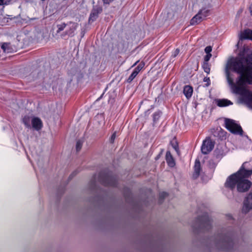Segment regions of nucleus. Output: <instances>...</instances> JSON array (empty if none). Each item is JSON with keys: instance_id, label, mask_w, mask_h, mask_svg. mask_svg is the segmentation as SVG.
<instances>
[{"instance_id": "1", "label": "nucleus", "mask_w": 252, "mask_h": 252, "mask_svg": "<svg viewBox=\"0 0 252 252\" xmlns=\"http://www.w3.org/2000/svg\"><path fill=\"white\" fill-rule=\"evenodd\" d=\"M225 74L233 93L240 95V102L252 109V92L246 88L252 85V51L229 59Z\"/></svg>"}, {"instance_id": "2", "label": "nucleus", "mask_w": 252, "mask_h": 252, "mask_svg": "<svg viewBox=\"0 0 252 252\" xmlns=\"http://www.w3.org/2000/svg\"><path fill=\"white\" fill-rule=\"evenodd\" d=\"M244 162L240 169L235 173L229 176L225 183V187L233 190L237 187L239 192L247 191L250 188L252 183L248 178L252 174V170H247L245 167Z\"/></svg>"}, {"instance_id": "3", "label": "nucleus", "mask_w": 252, "mask_h": 252, "mask_svg": "<svg viewBox=\"0 0 252 252\" xmlns=\"http://www.w3.org/2000/svg\"><path fill=\"white\" fill-rule=\"evenodd\" d=\"M238 243L236 233L232 228H229L217 236L216 245L219 249L230 252L238 248Z\"/></svg>"}, {"instance_id": "4", "label": "nucleus", "mask_w": 252, "mask_h": 252, "mask_svg": "<svg viewBox=\"0 0 252 252\" xmlns=\"http://www.w3.org/2000/svg\"><path fill=\"white\" fill-rule=\"evenodd\" d=\"M192 227L196 231H205L212 228V221L207 213H203L196 219Z\"/></svg>"}, {"instance_id": "5", "label": "nucleus", "mask_w": 252, "mask_h": 252, "mask_svg": "<svg viewBox=\"0 0 252 252\" xmlns=\"http://www.w3.org/2000/svg\"><path fill=\"white\" fill-rule=\"evenodd\" d=\"M98 181L104 186L116 187L118 183L117 178L108 170H104L99 172Z\"/></svg>"}, {"instance_id": "6", "label": "nucleus", "mask_w": 252, "mask_h": 252, "mask_svg": "<svg viewBox=\"0 0 252 252\" xmlns=\"http://www.w3.org/2000/svg\"><path fill=\"white\" fill-rule=\"evenodd\" d=\"M225 127L232 133L242 135L243 131L241 126L237 124L235 121L230 119H225Z\"/></svg>"}, {"instance_id": "7", "label": "nucleus", "mask_w": 252, "mask_h": 252, "mask_svg": "<svg viewBox=\"0 0 252 252\" xmlns=\"http://www.w3.org/2000/svg\"><path fill=\"white\" fill-rule=\"evenodd\" d=\"M215 142L210 137L206 138L203 142L201 150L204 155H207L212 151L214 147Z\"/></svg>"}, {"instance_id": "8", "label": "nucleus", "mask_w": 252, "mask_h": 252, "mask_svg": "<svg viewBox=\"0 0 252 252\" xmlns=\"http://www.w3.org/2000/svg\"><path fill=\"white\" fill-rule=\"evenodd\" d=\"M67 26H69L68 29L61 34V36L63 38H64L66 36L73 37L74 35V32L78 27V24L73 22H69L67 23Z\"/></svg>"}, {"instance_id": "9", "label": "nucleus", "mask_w": 252, "mask_h": 252, "mask_svg": "<svg viewBox=\"0 0 252 252\" xmlns=\"http://www.w3.org/2000/svg\"><path fill=\"white\" fill-rule=\"evenodd\" d=\"M252 209V192H250L245 197L243 202L242 212L244 213H248Z\"/></svg>"}, {"instance_id": "10", "label": "nucleus", "mask_w": 252, "mask_h": 252, "mask_svg": "<svg viewBox=\"0 0 252 252\" xmlns=\"http://www.w3.org/2000/svg\"><path fill=\"white\" fill-rule=\"evenodd\" d=\"M102 10V7L101 6L98 5L94 6L89 16V22L92 23L95 21Z\"/></svg>"}, {"instance_id": "11", "label": "nucleus", "mask_w": 252, "mask_h": 252, "mask_svg": "<svg viewBox=\"0 0 252 252\" xmlns=\"http://www.w3.org/2000/svg\"><path fill=\"white\" fill-rule=\"evenodd\" d=\"M241 40L250 39L252 40V30L247 29L241 32L240 35Z\"/></svg>"}, {"instance_id": "12", "label": "nucleus", "mask_w": 252, "mask_h": 252, "mask_svg": "<svg viewBox=\"0 0 252 252\" xmlns=\"http://www.w3.org/2000/svg\"><path fill=\"white\" fill-rule=\"evenodd\" d=\"M3 51L6 53H13L15 51V48L10 43H3L1 46Z\"/></svg>"}, {"instance_id": "13", "label": "nucleus", "mask_w": 252, "mask_h": 252, "mask_svg": "<svg viewBox=\"0 0 252 252\" xmlns=\"http://www.w3.org/2000/svg\"><path fill=\"white\" fill-rule=\"evenodd\" d=\"M201 170L200 162L199 159H196L194 166V172L192 175L194 179H197L199 177Z\"/></svg>"}, {"instance_id": "14", "label": "nucleus", "mask_w": 252, "mask_h": 252, "mask_svg": "<svg viewBox=\"0 0 252 252\" xmlns=\"http://www.w3.org/2000/svg\"><path fill=\"white\" fill-rule=\"evenodd\" d=\"M117 48L119 52H125L128 48V43L125 40H122L118 43Z\"/></svg>"}, {"instance_id": "15", "label": "nucleus", "mask_w": 252, "mask_h": 252, "mask_svg": "<svg viewBox=\"0 0 252 252\" xmlns=\"http://www.w3.org/2000/svg\"><path fill=\"white\" fill-rule=\"evenodd\" d=\"M32 127L37 130H40L42 126L41 120L37 117H34L32 119Z\"/></svg>"}, {"instance_id": "16", "label": "nucleus", "mask_w": 252, "mask_h": 252, "mask_svg": "<svg viewBox=\"0 0 252 252\" xmlns=\"http://www.w3.org/2000/svg\"><path fill=\"white\" fill-rule=\"evenodd\" d=\"M166 160L170 167H173L175 165V162L170 151L166 152Z\"/></svg>"}, {"instance_id": "17", "label": "nucleus", "mask_w": 252, "mask_h": 252, "mask_svg": "<svg viewBox=\"0 0 252 252\" xmlns=\"http://www.w3.org/2000/svg\"><path fill=\"white\" fill-rule=\"evenodd\" d=\"M204 20L203 17L199 12L196 14L190 20V23L191 25H197Z\"/></svg>"}, {"instance_id": "18", "label": "nucleus", "mask_w": 252, "mask_h": 252, "mask_svg": "<svg viewBox=\"0 0 252 252\" xmlns=\"http://www.w3.org/2000/svg\"><path fill=\"white\" fill-rule=\"evenodd\" d=\"M217 104L219 107H225L232 105V102L226 99H219L216 101Z\"/></svg>"}, {"instance_id": "19", "label": "nucleus", "mask_w": 252, "mask_h": 252, "mask_svg": "<svg viewBox=\"0 0 252 252\" xmlns=\"http://www.w3.org/2000/svg\"><path fill=\"white\" fill-rule=\"evenodd\" d=\"M183 93L187 98H190L193 93L192 87L189 85L185 86L184 88Z\"/></svg>"}, {"instance_id": "20", "label": "nucleus", "mask_w": 252, "mask_h": 252, "mask_svg": "<svg viewBox=\"0 0 252 252\" xmlns=\"http://www.w3.org/2000/svg\"><path fill=\"white\" fill-rule=\"evenodd\" d=\"M23 123L25 125L26 127L31 128V122H32V120L31 119V117L29 116H25L24 117L22 120Z\"/></svg>"}, {"instance_id": "21", "label": "nucleus", "mask_w": 252, "mask_h": 252, "mask_svg": "<svg viewBox=\"0 0 252 252\" xmlns=\"http://www.w3.org/2000/svg\"><path fill=\"white\" fill-rule=\"evenodd\" d=\"M198 12L201 15L202 17H203V19H205L207 16L210 15V11L209 9H206V8H202Z\"/></svg>"}, {"instance_id": "22", "label": "nucleus", "mask_w": 252, "mask_h": 252, "mask_svg": "<svg viewBox=\"0 0 252 252\" xmlns=\"http://www.w3.org/2000/svg\"><path fill=\"white\" fill-rule=\"evenodd\" d=\"M162 114V112L161 111H158L154 113L153 115V120L154 123H157L158 120H159V118L160 117L161 115Z\"/></svg>"}, {"instance_id": "23", "label": "nucleus", "mask_w": 252, "mask_h": 252, "mask_svg": "<svg viewBox=\"0 0 252 252\" xmlns=\"http://www.w3.org/2000/svg\"><path fill=\"white\" fill-rule=\"evenodd\" d=\"M214 155L217 158H221L223 156L224 153L222 150L217 148L214 151Z\"/></svg>"}, {"instance_id": "24", "label": "nucleus", "mask_w": 252, "mask_h": 252, "mask_svg": "<svg viewBox=\"0 0 252 252\" xmlns=\"http://www.w3.org/2000/svg\"><path fill=\"white\" fill-rule=\"evenodd\" d=\"M144 66H145L144 62H141L134 68L133 71L136 72V73L138 74L139 72L144 68Z\"/></svg>"}, {"instance_id": "25", "label": "nucleus", "mask_w": 252, "mask_h": 252, "mask_svg": "<svg viewBox=\"0 0 252 252\" xmlns=\"http://www.w3.org/2000/svg\"><path fill=\"white\" fill-rule=\"evenodd\" d=\"M66 26H67V24H65V23H63L61 24H58L57 25V27L58 28L57 33H59L64 30Z\"/></svg>"}, {"instance_id": "26", "label": "nucleus", "mask_w": 252, "mask_h": 252, "mask_svg": "<svg viewBox=\"0 0 252 252\" xmlns=\"http://www.w3.org/2000/svg\"><path fill=\"white\" fill-rule=\"evenodd\" d=\"M172 147L175 149L176 152L178 154L179 152L178 143L175 140H173L170 142Z\"/></svg>"}, {"instance_id": "27", "label": "nucleus", "mask_w": 252, "mask_h": 252, "mask_svg": "<svg viewBox=\"0 0 252 252\" xmlns=\"http://www.w3.org/2000/svg\"><path fill=\"white\" fill-rule=\"evenodd\" d=\"M202 67L203 68L204 71L206 73H207V74H209L210 73V67L208 63L203 62V63L202 64Z\"/></svg>"}, {"instance_id": "28", "label": "nucleus", "mask_w": 252, "mask_h": 252, "mask_svg": "<svg viewBox=\"0 0 252 252\" xmlns=\"http://www.w3.org/2000/svg\"><path fill=\"white\" fill-rule=\"evenodd\" d=\"M137 74H138L136 73V72L133 71L132 73L126 80V82L129 83H131L133 81V80L135 78V77L137 75Z\"/></svg>"}, {"instance_id": "29", "label": "nucleus", "mask_w": 252, "mask_h": 252, "mask_svg": "<svg viewBox=\"0 0 252 252\" xmlns=\"http://www.w3.org/2000/svg\"><path fill=\"white\" fill-rule=\"evenodd\" d=\"M168 195V194L167 193L165 192H161L160 194H159V203H162V202L163 201V200L164 199V198L167 197Z\"/></svg>"}, {"instance_id": "30", "label": "nucleus", "mask_w": 252, "mask_h": 252, "mask_svg": "<svg viewBox=\"0 0 252 252\" xmlns=\"http://www.w3.org/2000/svg\"><path fill=\"white\" fill-rule=\"evenodd\" d=\"M82 145L83 142L81 140H79L77 141L76 144V149L77 152H79L81 150L82 147Z\"/></svg>"}, {"instance_id": "31", "label": "nucleus", "mask_w": 252, "mask_h": 252, "mask_svg": "<svg viewBox=\"0 0 252 252\" xmlns=\"http://www.w3.org/2000/svg\"><path fill=\"white\" fill-rule=\"evenodd\" d=\"M124 195L125 196L126 200L127 201L129 197H131V192L129 191V190L127 189L126 191L125 192Z\"/></svg>"}, {"instance_id": "32", "label": "nucleus", "mask_w": 252, "mask_h": 252, "mask_svg": "<svg viewBox=\"0 0 252 252\" xmlns=\"http://www.w3.org/2000/svg\"><path fill=\"white\" fill-rule=\"evenodd\" d=\"M116 137V132L115 131L112 135H111L110 138V142L112 144L114 143L115 139Z\"/></svg>"}, {"instance_id": "33", "label": "nucleus", "mask_w": 252, "mask_h": 252, "mask_svg": "<svg viewBox=\"0 0 252 252\" xmlns=\"http://www.w3.org/2000/svg\"><path fill=\"white\" fill-rule=\"evenodd\" d=\"M11 0H0V5H7L9 4Z\"/></svg>"}, {"instance_id": "34", "label": "nucleus", "mask_w": 252, "mask_h": 252, "mask_svg": "<svg viewBox=\"0 0 252 252\" xmlns=\"http://www.w3.org/2000/svg\"><path fill=\"white\" fill-rule=\"evenodd\" d=\"M212 48L211 46H208L205 48V52L207 54H211Z\"/></svg>"}, {"instance_id": "35", "label": "nucleus", "mask_w": 252, "mask_h": 252, "mask_svg": "<svg viewBox=\"0 0 252 252\" xmlns=\"http://www.w3.org/2000/svg\"><path fill=\"white\" fill-rule=\"evenodd\" d=\"M212 57V54H207L205 57H204V62H207L208 63V62L210 60V58H211Z\"/></svg>"}, {"instance_id": "36", "label": "nucleus", "mask_w": 252, "mask_h": 252, "mask_svg": "<svg viewBox=\"0 0 252 252\" xmlns=\"http://www.w3.org/2000/svg\"><path fill=\"white\" fill-rule=\"evenodd\" d=\"M203 81L207 83L206 84V86H209L210 85V80L209 77H205L203 79Z\"/></svg>"}, {"instance_id": "37", "label": "nucleus", "mask_w": 252, "mask_h": 252, "mask_svg": "<svg viewBox=\"0 0 252 252\" xmlns=\"http://www.w3.org/2000/svg\"><path fill=\"white\" fill-rule=\"evenodd\" d=\"M180 50L179 49H176V50L174 51L173 54L172 55V56L175 58L176 57L179 53Z\"/></svg>"}, {"instance_id": "38", "label": "nucleus", "mask_w": 252, "mask_h": 252, "mask_svg": "<svg viewBox=\"0 0 252 252\" xmlns=\"http://www.w3.org/2000/svg\"><path fill=\"white\" fill-rule=\"evenodd\" d=\"M104 4H109L114 0H102Z\"/></svg>"}, {"instance_id": "39", "label": "nucleus", "mask_w": 252, "mask_h": 252, "mask_svg": "<svg viewBox=\"0 0 252 252\" xmlns=\"http://www.w3.org/2000/svg\"><path fill=\"white\" fill-rule=\"evenodd\" d=\"M95 180H96V176L94 175V179H93V180L91 181V183L93 185L95 184Z\"/></svg>"}, {"instance_id": "40", "label": "nucleus", "mask_w": 252, "mask_h": 252, "mask_svg": "<svg viewBox=\"0 0 252 252\" xmlns=\"http://www.w3.org/2000/svg\"><path fill=\"white\" fill-rule=\"evenodd\" d=\"M76 174V172L75 171V172H73V173H72L70 175V176H69V178L70 179H71V178H72L74 176H75Z\"/></svg>"}, {"instance_id": "41", "label": "nucleus", "mask_w": 252, "mask_h": 252, "mask_svg": "<svg viewBox=\"0 0 252 252\" xmlns=\"http://www.w3.org/2000/svg\"><path fill=\"white\" fill-rule=\"evenodd\" d=\"M139 62V61H137L133 65L132 67L135 66Z\"/></svg>"}, {"instance_id": "42", "label": "nucleus", "mask_w": 252, "mask_h": 252, "mask_svg": "<svg viewBox=\"0 0 252 252\" xmlns=\"http://www.w3.org/2000/svg\"><path fill=\"white\" fill-rule=\"evenodd\" d=\"M37 19V18H32V19H30V20H35V19Z\"/></svg>"}, {"instance_id": "43", "label": "nucleus", "mask_w": 252, "mask_h": 252, "mask_svg": "<svg viewBox=\"0 0 252 252\" xmlns=\"http://www.w3.org/2000/svg\"><path fill=\"white\" fill-rule=\"evenodd\" d=\"M158 158V157H157V158H156V159H157Z\"/></svg>"}, {"instance_id": "44", "label": "nucleus", "mask_w": 252, "mask_h": 252, "mask_svg": "<svg viewBox=\"0 0 252 252\" xmlns=\"http://www.w3.org/2000/svg\"><path fill=\"white\" fill-rule=\"evenodd\" d=\"M158 158V157H157V158H156V159H157Z\"/></svg>"}]
</instances>
